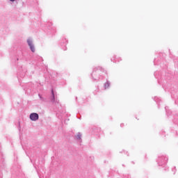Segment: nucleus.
<instances>
[{"label": "nucleus", "instance_id": "1", "mask_svg": "<svg viewBox=\"0 0 178 178\" xmlns=\"http://www.w3.org/2000/svg\"><path fill=\"white\" fill-rule=\"evenodd\" d=\"M26 42L28 44V46L29 47L31 52H35V46H34V41L33 40V38H29L26 40Z\"/></svg>", "mask_w": 178, "mask_h": 178}, {"label": "nucleus", "instance_id": "2", "mask_svg": "<svg viewBox=\"0 0 178 178\" xmlns=\"http://www.w3.org/2000/svg\"><path fill=\"white\" fill-rule=\"evenodd\" d=\"M29 119L32 122H37V120H38V119H40V115H38V113H32L29 115Z\"/></svg>", "mask_w": 178, "mask_h": 178}, {"label": "nucleus", "instance_id": "3", "mask_svg": "<svg viewBox=\"0 0 178 178\" xmlns=\"http://www.w3.org/2000/svg\"><path fill=\"white\" fill-rule=\"evenodd\" d=\"M109 86H111V83H109V81H107L105 84H104V88L106 90V88H109Z\"/></svg>", "mask_w": 178, "mask_h": 178}, {"label": "nucleus", "instance_id": "4", "mask_svg": "<svg viewBox=\"0 0 178 178\" xmlns=\"http://www.w3.org/2000/svg\"><path fill=\"white\" fill-rule=\"evenodd\" d=\"M76 140H81V134L78 133L76 136Z\"/></svg>", "mask_w": 178, "mask_h": 178}, {"label": "nucleus", "instance_id": "5", "mask_svg": "<svg viewBox=\"0 0 178 178\" xmlns=\"http://www.w3.org/2000/svg\"><path fill=\"white\" fill-rule=\"evenodd\" d=\"M52 97L51 101L54 102L55 101V95H54V90H51Z\"/></svg>", "mask_w": 178, "mask_h": 178}, {"label": "nucleus", "instance_id": "6", "mask_svg": "<svg viewBox=\"0 0 178 178\" xmlns=\"http://www.w3.org/2000/svg\"><path fill=\"white\" fill-rule=\"evenodd\" d=\"M16 0H10V2H15Z\"/></svg>", "mask_w": 178, "mask_h": 178}]
</instances>
